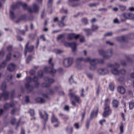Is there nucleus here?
<instances>
[{"label": "nucleus", "mask_w": 134, "mask_h": 134, "mask_svg": "<svg viewBox=\"0 0 134 134\" xmlns=\"http://www.w3.org/2000/svg\"><path fill=\"white\" fill-rule=\"evenodd\" d=\"M111 113V110L110 109L109 105H106L104 106V112L102 115L104 117H106Z\"/></svg>", "instance_id": "4"}, {"label": "nucleus", "mask_w": 134, "mask_h": 134, "mask_svg": "<svg viewBox=\"0 0 134 134\" xmlns=\"http://www.w3.org/2000/svg\"><path fill=\"white\" fill-rule=\"evenodd\" d=\"M67 38L69 40H71L74 38V33L69 34L67 37Z\"/></svg>", "instance_id": "25"}, {"label": "nucleus", "mask_w": 134, "mask_h": 134, "mask_svg": "<svg viewBox=\"0 0 134 134\" xmlns=\"http://www.w3.org/2000/svg\"><path fill=\"white\" fill-rule=\"evenodd\" d=\"M17 111V108H13L11 112V114L12 115H13L15 114V112Z\"/></svg>", "instance_id": "43"}, {"label": "nucleus", "mask_w": 134, "mask_h": 134, "mask_svg": "<svg viewBox=\"0 0 134 134\" xmlns=\"http://www.w3.org/2000/svg\"><path fill=\"white\" fill-rule=\"evenodd\" d=\"M88 61H90L91 65V66L90 67V69L93 70L96 69V65L98 62V60L96 59L92 60L90 59V60Z\"/></svg>", "instance_id": "6"}, {"label": "nucleus", "mask_w": 134, "mask_h": 134, "mask_svg": "<svg viewBox=\"0 0 134 134\" xmlns=\"http://www.w3.org/2000/svg\"><path fill=\"white\" fill-rule=\"evenodd\" d=\"M20 53L18 52H16L13 55L14 57L16 59H18L20 57Z\"/></svg>", "instance_id": "34"}, {"label": "nucleus", "mask_w": 134, "mask_h": 134, "mask_svg": "<svg viewBox=\"0 0 134 134\" xmlns=\"http://www.w3.org/2000/svg\"><path fill=\"white\" fill-rule=\"evenodd\" d=\"M22 21L25 20L26 18V15H22L20 17Z\"/></svg>", "instance_id": "52"}, {"label": "nucleus", "mask_w": 134, "mask_h": 134, "mask_svg": "<svg viewBox=\"0 0 134 134\" xmlns=\"http://www.w3.org/2000/svg\"><path fill=\"white\" fill-rule=\"evenodd\" d=\"M41 86L44 87H48L50 86V84L46 83H43L42 84Z\"/></svg>", "instance_id": "39"}, {"label": "nucleus", "mask_w": 134, "mask_h": 134, "mask_svg": "<svg viewBox=\"0 0 134 134\" xmlns=\"http://www.w3.org/2000/svg\"><path fill=\"white\" fill-rule=\"evenodd\" d=\"M58 24L59 26L61 27H62L65 26V24L63 22V21H59Z\"/></svg>", "instance_id": "42"}, {"label": "nucleus", "mask_w": 134, "mask_h": 134, "mask_svg": "<svg viewBox=\"0 0 134 134\" xmlns=\"http://www.w3.org/2000/svg\"><path fill=\"white\" fill-rule=\"evenodd\" d=\"M73 62V59L72 58H66L64 59L63 65L65 67L68 68L70 66Z\"/></svg>", "instance_id": "3"}, {"label": "nucleus", "mask_w": 134, "mask_h": 134, "mask_svg": "<svg viewBox=\"0 0 134 134\" xmlns=\"http://www.w3.org/2000/svg\"><path fill=\"white\" fill-rule=\"evenodd\" d=\"M36 101L37 102L43 103L45 102L44 99L38 97L35 99Z\"/></svg>", "instance_id": "24"}, {"label": "nucleus", "mask_w": 134, "mask_h": 134, "mask_svg": "<svg viewBox=\"0 0 134 134\" xmlns=\"http://www.w3.org/2000/svg\"><path fill=\"white\" fill-rule=\"evenodd\" d=\"M10 17L12 19H14L15 18L14 14L12 10L10 11Z\"/></svg>", "instance_id": "36"}, {"label": "nucleus", "mask_w": 134, "mask_h": 134, "mask_svg": "<svg viewBox=\"0 0 134 134\" xmlns=\"http://www.w3.org/2000/svg\"><path fill=\"white\" fill-rule=\"evenodd\" d=\"M22 2H19L16 3L14 4L12 6V8L13 9L18 8L21 5Z\"/></svg>", "instance_id": "17"}, {"label": "nucleus", "mask_w": 134, "mask_h": 134, "mask_svg": "<svg viewBox=\"0 0 134 134\" xmlns=\"http://www.w3.org/2000/svg\"><path fill=\"white\" fill-rule=\"evenodd\" d=\"M119 7L120 10L122 11H123L126 10V7L125 6L119 5Z\"/></svg>", "instance_id": "41"}, {"label": "nucleus", "mask_w": 134, "mask_h": 134, "mask_svg": "<svg viewBox=\"0 0 134 134\" xmlns=\"http://www.w3.org/2000/svg\"><path fill=\"white\" fill-rule=\"evenodd\" d=\"M43 75L42 71L41 70L39 71L38 72V76L40 77H42Z\"/></svg>", "instance_id": "49"}, {"label": "nucleus", "mask_w": 134, "mask_h": 134, "mask_svg": "<svg viewBox=\"0 0 134 134\" xmlns=\"http://www.w3.org/2000/svg\"><path fill=\"white\" fill-rule=\"evenodd\" d=\"M30 113L31 116H33L35 114V111L33 109H30Z\"/></svg>", "instance_id": "55"}, {"label": "nucleus", "mask_w": 134, "mask_h": 134, "mask_svg": "<svg viewBox=\"0 0 134 134\" xmlns=\"http://www.w3.org/2000/svg\"><path fill=\"white\" fill-rule=\"evenodd\" d=\"M37 34L35 33L34 34H31L29 36L30 37H31L32 39H34L35 37L36 36Z\"/></svg>", "instance_id": "50"}, {"label": "nucleus", "mask_w": 134, "mask_h": 134, "mask_svg": "<svg viewBox=\"0 0 134 134\" xmlns=\"http://www.w3.org/2000/svg\"><path fill=\"white\" fill-rule=\"evenodd\" d=\"M60 88V87L58 86H55L54 88V90L56 91H58L59 90Z\"/></svg>", "instance_id": "63"}, {"label": "nucleus", "mask_w": 134, "mask_h": 134, "mask_svg": "<svg viewBox=\"0 0 134 134\" xmlns=\"http://www.w3.org/2000/svg\"><path fill=\"white\" fill-rule=\"evenodd\" d=\"M106 56H104V58L108 59L113 55V50L112 49H109L106 52Z\"/></svg>", "instance_id": "12"}, {"label": "nucleus", "mask_w": 134, "mask_h": 134, "mask_svg": "<svg viewBox=\"0 0 134 134\" xmlns=\"http://www.w3.org/2000/svg\"><path fill=\"white\" fill-rule=\"evenodd\" d=\"M128 19H134V14L131 13H128Z\"/></svg>", "instance_id": "35"}, {"label": "nucleus", "mask_w": 134, "mask_h": 134, "mask_svg": "<svg viewBox=\"0 0 134 134\" xmlns=\"http://www.w3.org/2000/svg\"><path fill=\"white\" fill-rule=\"evenodd\" d=\"M70 47L72 48V51L73 52H75L76 50L77 47L76 43L74 42L70 43Z\"/></svg>", "instance_id": "18"}, {"label": "nucleus", "mask_w": 134, "mask_h": 134, "mask_svg": "<svg viewBox=\"0 0 134 134\" xmlns=\"http://www.w3.org/2000/svg\"><path fill=\"white\" fill-rule=\"evenodd\" d=\"M35 82L36 83L34 85V87L35 88H37L39 87V83L38 82Z\"/></svg>", "instance_id": "62"}, {"label": "nucleus", "mask_w": 134, "mask_h": 134, "mask_svg": "<svg viewBox=\"0 0 134 134\" xmlns=\"http://www.w3.org/2000/svg\"><path fill=\"white\" fill-rule=\"evenodd\" d=\"M15 104L13 102L5 103L3 105V108L5 110H8L10 108L14 107L15 106Z\"/></svg>", "instance_id": "8"}, {"label": "nucleus", "mask_w": 134, "mask_h": 134, "mask_svg": "<svg viewBox=\"0 0 134 134\" xmlns=\"http://www.w3.org/2000/svg\"><path fill=\"white\" fill-rule=\"evenodd\" d=\"M85 114H86V112H85V110L84 111V112L83 113H81V116H82V120H81L82 121L84 119L85 116Z\"/></svg>", "instance_id": "54"}, {"label": "nucleus", "mask_w": 134, "mask_h": 134, "mask_svg": "<svg viewBox=\"0 0 134 134\" xmlns=\"http://www.w3.org/2000/svg\"><path fill=\"white\" fill-rule=\"evenodd\" d=\"M12 46H8L7 48V50L8 51L10 52L12 51Z\"/></svg>", "instance_id": "57"}, {"label": "nucleus", "mask_w": 134, "mask_h": 134, "mask_svg": "<svg viewBox=\"0 0 134 134\" xmlns=\"http://www.w3.org/2000/svg\"><path fill=\"white\" fill-rule=\"evenodd\" d=\"M109 100V99L108 98H107L106 99L105 101V104H104V106H106V105H108V102Z\"/></svg>", "instance_id": "59"}, {"label": "nucleus", "mask_w": 134, "mask_h": 134, "mask_svg": "<svg viewBox=\"0 0 134 134\" xmlns=\"http://www.w3.org/2000/svg\"><path fill=\"white\" fill-rule=\"evenodd\" d=\"M118 92L120 93L123 94L125 92L126 90L123 87L121 86H119L117 88Z\"/></svg>", "instance_id": "15"}, {"label": "nucleus", "mask_w": 134, "mask_h": 134, "mask_svg": "<svg viewBox=\"0 0 134 134\" xmlns=\"http://www.w3.org/2000/svg\"><path fill=\"white\" fill-rule=\"evenodd\" d=\"M21 5L22 6L23 8L24 9H28V8H27V5L26 3H23Z\"/></svg>", "instance_id": "46"}, {"label": "nucleus", "mask_w": 134, "mask_h": 134, "mask_svg": "<svg viewBox=\"0 0 134 134\" xmlns=\"http://www.w3.org/2000/svg\"><path fill=\"white\" fill-rule=\"evenodd\" d=\"M39 7L36 4L34 3L33 5L32 10L31 9L30 7L28 8V11L29 13H32L33 12L37 13L39 10Z\"/></svg>", "instance_id": "5"}, {"label": "nucleus", "mask_w": 134, "mask_h": 134, "mask_svg": "<svg viewBox=\"0 0 134 134\" xmlns=\"http://www.w3.org/2000/svg\"><path fill=\"white\" fill-rule=\"evenodd\" d=\"M7 87V86L6 83L5 82L3 83L1 86V87L2 89L3 90V92L7 91L6 90Z\"/></svg>", "instance_id": "27"}, {"label": "nucleus", "mask_w": 134, "mask_h": 134, "mask_svg": "<svg viewBox=\"0 0 134 134\" xmlns=\"http://www.w3.org/2000/svg\"><path fill=\"white\" fill-rule=\"evenodd\" d=\"M120 74H121L122 75L125 74L126 72V70L124 69H121L120 71Z\"/></svg>", "instance_id": "48"}, {"label": "nucleus", "mask_w": 134, "mask_h": 134, "mask_svg": "<svg viewBox=\"0 0 134 134\" xmlns=\"http://www.w3.org/2000/svg\"><path fill=\"white\" fill-rule=\"evenodd\" d=\"M44 80L45 81H48L50 83H53L55 81L54 79L52 78H50L48 76L45 77L44 78Z\"/></svg>", "instance_id": "21"}, {"label": "nucleus", "mask_w": 134, "mask_h": 134, "mask_svg": "<svg viewBox=\"0 0 134 134\" xmlns=\"http://www.w3.org/2000/svg\"><path fill=\"white\" fill-rule=\"evenodd\" d=\"M35 73V71L33 70H31L30 71V74L31 75H34Z\"/></svg>", "instance_id": "56"}, {"label": "nucleus", "mask_w": 134, "mask_h": 134, "mask_svg": "<svg viewBox=\"0 0 134 134\" xmlns=\"http://www.w3.org/2000/svg\"><path fill=\"white\" fill-rule=\"evenodd\" d=\"M9 93L8 91H5L0 94V101L2 97H3L5 100H7L9 99Z\"/></svg>", "instance_id": "9"}, {"label": "nucleus", "mask_w": 134, "mask_h": 134, "mask_svg": "<svg viewBox=\"0 0 134 134\" xmlns=\"http://www.w3.org/2000/svg\"><path fill=\"white\" fill-rule=\"evenodd\" d=\"M81 21L85 25H86L88 24L87 20V19L86 18H83L81 19Z\"/></svg>", "instance_id": "37"}, {"label": "nucleus", "mask_w": 134, "mask_h": 134, "mask_svg": "<svg viewBox=\"0 0 134 134\" xmlns=\"http://www.w3.org/2000/svg\"><path fill=\"white\" fill-rule=\"evenodd\" d=\"M29 43L28 42L27 43L25 46V52L24 54L25 56H26L27 54V50L30 52H31L34 49V47L33 46H31L28 47V46L29 44Z\"/></svg>", "instance_id": "7"}, {"label": "nucleus", "mask_w": 134, "mask_h": 134, "mask_svg": "<svg viewBox=\"0 0 134 134\" xmlns=\"http://www.w3.org/2000/svg\"><path fill=\"white\" fill-rule=\"evenodd\" d=\"M12 55V53L10 52L7 55L6 58V60L9 61L11 59V56Z\"/></svg>", "instance_id": "32"}, {"label": "nucleus", "mask_w": 134, "mask_h": 134, "mask_svg": "<svg viewBox=\"0 0 134 134\" xmlns=\"http://www.w3.org/2000/svg\"><path fill=\"white\" fill-rule=\"evenodd\" d=\"M53 0H49L48 5V7H50L52 6Z\"/></svg>", "instance_id": "47"}, {"label": "nucleus", "mask_w": 134, "mask_h": 134, "mask_svg": "<svg viewBox=\"0 0 134 134\" xmlns=\"http://www.w3.org/2000/svg\"><path fill=\"white\" fill-rule=\"evenodd\" d=\"M38 79L37 77L35 76L33 79V81L35 82H37Z\"/></svg>", "instance_id": "64"}, {"label": "nucleus", "mask_w": 134, "mask_h": 134, "mask_svg": "<svg viewBox=\"0 0 134 134\" xmlns=\"http://www.w3.org/2000/svg\"><path fill=\"white\" fill-rule=\"evenodd\" d=\"M128 13H124L122 14L121 21L122 22H125L126 20L128 19Z\"/></svg>", "instance_id": "11"}, {"label": "nucleus", "mask_w": 134, "mask_h": 134, "mask_svg": "<svg viewBox=\"0 0 134 134\" xmlns=\"http://www.w3.org/2000/svg\"><path fill=\"white\" fill-rule=\"evenodd\" d=\"M99 53L100 55L103 56L104 58V56H106V52L102 49H100L99 51Z\"/></svg>", "instance_id": "28"}, {"label": "nucleus", "mask_w": 134, "mask_h": 134, "mask_svg": "<svg viewBox=\"0 0 134 134\" xmlns=\"http://www.w3.org/2000/svg\"><path fill=\"white\" fill-rule=\"evenodd\" d=\"M113 35V34L111 32H108L104 34L105 36H111Z\"/></svg>", "instance_id": "44"}, {"label": "nucleus", "mask_w": 134, "mask_h": 134, "mask_svg": "<svg viewBox=\"0 0 134 134\" xmlns=\"http://www.w3.org/2000/svg\"><path fill=\"white\" fill-rule=\"evenodd\" d=\"M31 55H29L27 58L26 60V63H29L30 62L31 60Z\"/></svg>", "instance_id": "51"}, {"label": "nucleus", "mask_w": 134, "mask_h": 134, "mask_svg": "<svg viewBox=\"0 0 134 134\" xmlns=\"http://www.w3.org/2000/svg\"><path fill=\"white\" fill-rule=\"evenodd\" d=\"M52 121V123L54 122H58V119L56 118L53 114H52L51 118Z\"/></svg>", "instance_id": "29"}, {"label": "nucleus", "mask_w": 134, "mask_h": 134, "mask_svg": "<svg viewBox=\"0 0 134 134\" xmlns=\"http://www.w3.org/2000/svg\"><path fill=\"white\" fill-rule=\"evenodd\" d=\"M134 107V102H131L129 103V108L130 109H132Z\"/></svg>", "instance_id": "38"}, {"label": "nucleus", "mask_w": 134, "mask_h": 134, "mask_svg": "<svg viewBox=\"0 0 134 134\" xmlns=\"http://www.w3.org/2000/svg\"><path fill=\"white\" fill-rule=\"evenodd\" d=\"M107 66L108 67L111 68H118L119 66V65L116 63H115L113 64H111V63H108L107 64Z\"/></svg>", "instance_id": "16"}, {"label": "nucleus", "mask_w": 134, "mask_h": 134, "mask_svg": "<svg viewBox=\"0 0 134 134\" xmlns=\"http://www.w3.org/2000/svg\"><path fill=\"white\" fill-rule=\"evenodd\" d=\"M40 114L42 118L45 121L47 120L48 118V115L47 113H45V114L43 115H42V113L40 111Z\"/></svg>", "instance_id": "23"}, {"label": "nucleus", "mask_w": 134, "mask_h": 134, "mask_svg": "<svg viewBox=\"0 0 134 134\" xmlns=\"http://www.w3.org/2000/svg\"><path fill=\"white\" fill-rule=\"evenodd\" d=\"M16 119L15 118H13L11 120V122L12 124L14 125L15 124Z\"/></svg>", "instance_id": "58"}, {"label": "nucleus", "mask_w": 134, "mask_h": 134, "mask_svg": "<svg viewBox=\"0 0 134 134\" xmlns=\"http://www.w3.org/2000/svg\"><path fill=\"white\" fill-rule=\"evenodd\" d=\"M111 71L113 74L115 75H118L120 74L119 71L116 69L114 68L112 69Z\"/></svg>", "instance_id": "26"}, {"label": "nucleus", "mask_w": 134, "mask_h": 134, "mask_svg": "<svg viewBox=\"0 0 134 134\" xmlns=\"http://www.w3.org/2000/svg\"><path fill=\"white\" fill-rule=\"evenodd\" d=\"M120 133H122L123 132V124L120 127Z\"/></svg>", "instance_id": "53"}, {"label": "nucleus", "mask_w": 134, "mask_h": 134, "mask_svg": "<svg viewBox=\"0 0 134 134\" xmlns=\"http://www.w3.org/2000/svg\"><path fill=\"white\" fill-rule=\"evenodd\" d=\"M26 79L27 82L25 84V87L27 89L28 92H31L32 91L34 87L33 86L29 84V83L32 81V79L30 77H27Z\"/></svg>", "instance_id": "2"}, {"label": "nucleus", "mask_w": 134, "mask_h": 134, "mask_svg": "<svg viewBox=\"0 0 134 134\" xmlns=\"http://www.w3.org/2000/svg\"><path fill=\"white\" fill-rule=\"evenodd\" d=\"M98 28V26L96 25L92 24L91 30L92 31H95L97 30Z\"/></svg>", "instance_id": "31"}, {"label": "nucleus", "mask_w": 134, "mask_h": 134, "mask_svg": "<svg viewBox=\"0 0 134 134\" xmlns=\"http://www.w3.org/2000/svg\"><path fill=\"white\" fill-rule=\"evenodd\" d=\"M88 78L91 80H92L93 78V75L90 73H87L86 74Z\"/></svg>", "instance_id": "33"}, {"label": "nucleus", "mask_w": 134, "mask_h": 134, "mask_svg": "<svg viewBox=\"0 0 134 134\" xmlns=\"http://www.w3.org/2000/svg\"><path fill=\"white\" fill-rule=\"evenodd\" d=\"M112 104L113 107L117 108L118 106L119 102L117 100L114 99L113 100L112 102Z\"/></svg>", "instance_id": "22"}, {"label": "nucleus", "mask_w": 134, "mask_h": 134, "mask_svg": "<svg viewBox=\"0 0 134 134\" xmlns=\"http://www.w3.org/2000/svg\"><path fill=\"white\" fill-rule=\"evenodd\" d=\"M84 31L86 33V35L88 36L91 34L90 32V30L89 29H83Z\"/></svg>", "instance_id": "30"}, {"label": "nucleus", "mask_w": 134, "mask_h": 134, "mask_svg": "<svg viewBox=\"0 0 134 134\" xmlns=\"http://www.w3.org/2000/svg\"><path fill=\"white\" fill-rule=\"evenodd\" d=\"M49 94H54V91L52 89H50L49 90Z\"/></svg>", "instance_id": "60"}, {"label": "nucleus", "mask_w": 134, "mask_h": 134, "mask_svg": "<svg viewBox=\"0 0 134 134\" xmlns=\"http://www.w3.org/2000/svg\"><path fill=\"white\" fill-rule=\"evenodd\" d=\"M16 67V65L15 64L11 63L8 65L7 69L9 71H13L15 70Z\"/></svg>", "instance_id": "13"}, {"label": "nucleus", "mask_w": 134, "mask_h": 134, "mask_svg": "<svg viewBox=\"0 0 134 134\" xmlns=\"http://www.w3.org/2000/svg\"><path fill=\"white\" fill-rule=\"evenodd\" d=\"M109 70L107 68L101 69H98V73L101 75H105L109 72Z\"/></svg>", "instance_id": "10"}, {"label": "nucleus", "mask_w": 134, "mask_h": 134, "mask_svg": "<svg viewBox=\"0 0 134 134\" xmlns=\"http://www.w3.org/2000/svg\"><path fill=\"white\" fill-rule=\"evenodd\" d=\"M69 95L71 98H73L75 100H76L77 102L79 103V100L80 98L79 97L77 96L74 94L73 93H71L69 94Z\"/></svg>", "instance_id": "14"}, {"label": "nucleus", "mask_w": 134, "mask_h": 134, "mask_svg": "<svg viewBox=\"0 0 134 134\" xmlns=\"http://www.w3.org/2000/svg\"><path fill=\"white\" fill-rule=\"evenodd\" d=\"M64 37V35L63 34H60L59 35L57 38V40L58 41L61 38H63Z\"/></svg>", "instance_id": "45"}, {"label": "nucleus", "mask_w": 134, "mask_h": 134, "mask_svg": "<svg viewBox=\"0 0 134 134\" xmlns=\"http://www.w3.org/2000/svg\"><path fill=\"white\" fill-rule=\"evenodd\" d=\"M52 59L51 58H50L49 61V63L50 64L51 67L48 68V67H45L44 69V71L45 72L48 71L49 72L52 76H54V74L56 73V70L53 69L54 64L53 63H51Z\"/></svg>", "instance_id": "1"}, {"label": "nucleus", "mask_w": 134, "mask_h": 134, "mask_svg": "<svg viewBox=\"0 0 134 134\" xmlns=\"http://www.w3.org/2000/svg\"><path fill=\"white\" fill-rule=\"evenodd\" d=\"M90 60V58L88 57L86 58H77V62H80L82 61H83L85 62H88Z\"/></svg>", "instance_id": "19"}, {"label": "nucleus", "mask_w": 134, "mask_h": 134, "mask_svg": "<svg viewBox=\"0 0 134 134\" xmlns=\"http://www.w3.org/2000/svg\"><path fill=\"white\" fill-rule=\"evenodd\" d=\"M115 39L118 41L122 42L124 41L125 37L124 36H121L116 37H115Z\"/></svg>", "instance_id": "20"}, {"label": "nucleus", "mask_w": 134, "mask_h": 134, "mask_svg": "<svg viewBox=\"0 0 134 134\" xmlns=\"http://www.w3.org/2000/svg\"><path fill=\"white\" fill-rule=\"evenodd\" d=\"M70 43L68 42H65L64 43L65 46L66 47H70Z\"/></svg>", "instance_id": "61"}, {"label": "nucleus", "mask_w": 134, "mask_h": 134, "mask_svg": "<svg viewBox=\"0 0 134 134\" xmlns=\"http://www.w3.org/2000/svg\"><path fill=\"white\" fill-rule=\"evenodd\" d=\"M6 62L5 61H3L1 64H0V69L4 68L6 66Z\"/></svg>", "instance_id": "40"}]
</instances>
